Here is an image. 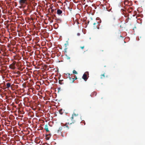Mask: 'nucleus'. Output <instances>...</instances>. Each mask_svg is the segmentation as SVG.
Instances as JSON below:
<instances>
[{
    "mask_svg": "<svg viewBox=\"0 0 145 145\" xmlns=\"http://www.w3.org/2000/svg\"><path fill=\"white\" fill-rule=\"evenodd\" d=\"M121 10L123 14L127 13V11L128 12L131 13L132 11V8L129 6L125 7V8L121 9Z\"/></svg>",
    "mask_w": 145,
    "mask_h": 145,
    "instance_id": "nucleus-1",
    "label": "nucleus"
},
{
    "mask_svg": "<svg viewBox=\"0 0 145 145\" xmlns=\"http://www.w3.org/2000/svg\"><path fill=\"white\" fill-rule=\"evenodd\" d=\"M101 21L100 20H99V21H97V20H96L93 23V27L94 29H96V28L99 29V24L101 23Z\"/></svg>",
    "mask_w": 145,
    "mask_h": 145,
    "instance_id": "nucleus-2",
    "label": "nucleus"
},
{
    "mask_svg": "<svg viewBox=\"0 0 145 145\" xmlns=\"http://www.w3.org/2000/svg\"><path fill=\"white\" fill-rule=\"evenodd\" d=\"M129 1L128 0H125L124 1L122 2V7L124 8V9L125 8V7H129Z\"/></svg>",
    "mask_w": 145,
    "mask_h": 145,
    "instance_id": "nucleus-3",
    "label": "nucleus"
},
{
    "mask_svg": "<svg viewBox=\"0 0 145 145\" xmlns=\"http://www.w3.org/2000/svg\"><path fill=\"white\" fill-rule=\"evenodd\" d=\"M78 114H73L71 117V120L72 121V123H74L77 119V117L78 116Z\"/></svg>",
    "mask_w": 145,
    "mask_h": 145,
    "instance_id": "nucleus-4",
    "label": "nucleus"
},
{
    "mask_svg": "<svg viewBox=\"0 0 145 145\" xmlns=\"http://www.w3.org/2000/svg\"><path fill=\"white\" fill-rule=\"evenodd\" d=\"M19 3L21 6L19 8H21L22 6L24 4H26L27 3V0H19Z\"/></svg>",
    "mask_w": 145,
    "mask_h": 145,
    "instance_id": "nucleus-5",
    "label": "nucleus"
},
{
    "mask_svg": "<svg viewBox=\"0 0 145 145\" xmlns=\"http://www.w3.org/2000/svg\"><path fill=\"white\" fill-rule=\"evenodd\" d=\"M16 64V62H13L12 63L9 65V68L13 70L15 69L16 67H15V64Z\"/></svg>",
    "mask_w": 145,
    "mask_h": 145,
    "instance_id": "nucleus-6",
    "label": "nucleus"
},
{
    "mask_svg": "<svg viewBox=\"0 0 145 145\" xmlns=\"http://www.w3.org/2000/svg\"><path fill=\"white\" fill-rule=\"evenodd\" d=\"M87 74L88 75V72H87V74L86 73H84L82 77V78L85 81H86L88 79V78L87 77Z\"/></svg>",
    "mask_w": 145,
    "mask_h": 145,
    "instance_id": "nucleus-7",
    "label": "nucleus"
},
{
    "mask_svg": "<svg viewBox=\"0 0 145 145\" xmlns=\"http://www.w3.org/2000/svg\"><path fill=\"white\" fill-rule=\"evenodd\" d=\"M118 20V19H116L115 18H114L112 19L111 22L113 23H116Z\"/></svg>",
    "mask_w": 145,
    "mask_h": 145,
    "instance_id": "nucleus-8",
    "label": "nucleus"
},
{
    "mask_svg": "<svg viewBox=\"0 0 145 145\" xmlns=\"http://www.w3.org/2000/svg\"><path fill=\"white\" fill-rule=\"evenodd\" d=\"M62 13V11L61 10H60L59 9H58L57 10V14L59 15H61Z\"/></svg>",
    "mask_w": 145,
    "mask_h": 145,
    "instance_id": "nucleus-9",
    "label": "nucleus"
},
{
    "mask_svg": "<svg viewBox=\"0 0 145 145\" xmlns=\"http://www.w3.org/2000/svg\"><path fill=\"white\" fill-rule=\"evenodd\" d=\"M70 74L69 73H67V74H65L64 77L65 78H69L70 76Z\"/></svg>",
    "mask_w": 145,
    "mask_h": 145,
    "instance_id": "nucleus-10",
    "label": "nucleus"
},
{
    "mask_svg": "<svg viewBox=\"0 0 145 145\" xmlns=\"http://www.w3.org/2000/svg\"><path fill=\"white\" fill-rule=\"evenodd\" d=\"M69 78L70 80L71 81V82L72 83L74 81V78H72L70 76V77Z\"/></svg>",
    "mask_w": 145,
    "mask_h": 145,
    "instance_id": "nucleus-11",
    "label": "nucleus"
},
{
    "mask_svg": "<svg viewBox=\"0 0 145 145\" xmlns=\"http://www.w3.org/2000/svg\"><path fill=\"white\" fill-rule=\"evenodd\" d=\"M10 86H11V84L10 83H7L6 84V86H7L6 88H9L10 87Z\"/></svg>",
    "mask_w": 145,
    "mask_h": 145,
    "instance_id": "nucleus-12",
    "label": "nucleus"
},
{
    "mask_svg": "<svg viewBox=\"0 0 145 145\" xmlns=\"http://www.w3.org/2000/svg\"><path fill=\"white\" fill-rule=\"evenodd\" d=\"M45 129L46 130L47 132L49 131V130L48 129V127L47 125H45Z\"/></svg>",
    "mask_w": 145,
    "mask_h": 145,
    "instance_id": "nucleus-13",
    "label": "nucleus"
},
{
    "mask_svg": "<svg viewBox=\"0 0 145 145\" xmlns=\"http://www.w3.org/2000/svg\"><path fill=\"white\" fill-rule=\"evenodd\" d=\"M62 129V127L61 126L58 129L57 131V133H59V132H60Z\"/></svg>",
    "mask_w": 145,
    "mask_h": 145,
    "instance_id": "nucleus-14",
    "label": "nucleus"
},
{
    "mask_svg": "<svg viewBox=\"0 0 145 145\" xmlns=\"http://www.w3.org/2000/svg\"><path fill=\"white\" fill-rule=\"evenodd\" d=\"M63 81V80H59V84H63L64 83L62 82V81Z\"/></svg>",
    "mask_w": 145,
    "mask_h": 145,
    "instance_id": "nucleus-15",
    "label": "nucleus"
},
{
    "mask_svg": "<svg viewBox=\"0 0 145 145\" xmlns=\"http://www.w3.org/2000/svg\"><path fill=\"white\" fill-rule=\"evenodd\" d=\"M68 124H69V123H66L65 124V126L67 128V129H69V127L68 125Z\"/></svg>",
    "mask_w": 145,
    "mask_h": 145,
    "instance_id": "nucleus-16",
    "label": "nucleus"
},
{
    "mask_svg": "<svg viewBox=\"0 0 145 145\" xmlns=\"http://www.w3.org/2000/svg\"><path fill=\"white\" fill-rule=\"evenodd\" d=\"M129 20H131V19L129 18H127L125 20V22L127 23L128 22V21Z\"/></svg>",
    "mask_w": 145,
    "mask_h": 145,
    "instance_id": "nucleus-17",
    "label": "nucleus"
},
{
    "mask_svg": "<svg viewBox=\"0 0 145 145\" xmlns=\"http://www.w3.org/2000/svg\"><path fill=\"white\" fill-rule=\"evenodd\" d=\"M105 77V75L104 74H103L101 75V79L103 78L104 77Z\"/></svg>",
    "mask_w": 145,
    "mask_h": 145,
    "instance_id": "nucleus-18",
    "label": "nucleus"
},
{
    "mask_svg": "<svg viewBox=\"0 0 145 145\" xmlns=\"http://www.w3.org/2000/svg\"><path fill=\"white\" fill-rule=\"evenodd\" d=\"M59 113L61 114H62L63 113V112H62V109H60V110H59Z\"/></svg>",
    "mask_w": 145,
    "mask_h": 145,
    "instance_id": "nucleus-19",
    "label": "nucleus"
},
{
    "mask_svg": "<svg viewBox=\"0 0 145 145\" xmlns=\"http://www.w3.org/2000/svg\"><path fill=\"white\" fill-rule=\"evenodd\" d=\"M73 73L74 74H77V73L75 70H73Z\"/></svg>",
    "mask_w": 145,
    "mask_h": 145,
    "instance_id": "nucleus-20",
    "label": "nucleus"
},
{
    "mask_svg": "<svg viewBox=\"0 0 145 145\" xmlns=\"http://www.w3.org/2000/svg\"><path fill=\"white\" fill-rule=\"evenodd\" d=\"M66 58L67 59H70V57H69L68 56H67V55H66Z\"/></svg>",
    "mask_w": 145,
    "mask_h": 145,
    "instance_id": "nucleus-21",
    "label": "nucleus"
},
{
    "mask_svg": "<svg viewBox=\"0 0 145 145\" xmlns=\"http://www.w3.org/2000/svg\"><path fill=\"white\" fill-rule=\"evenodd\" d=\"M54 11V9H52L51 10V12L52 13H53Z\"/></svg>",
    "mask_w": 145,
    "mask_h": 145,
    "instance_id": "nucleus-22",
    "label": "nucleus"
},
{
    "mask_svg": "<svg viewBox=\"0 0 145 145\" xmlns=\"http://www.w3.org/2000/svg\"><path fill=\"white\" fill-rule=\"evenodd\" d=\"M84 46H81L80 47V48L82 49H83L84 48Z\"/></svg>",
    "mask_w": 145,
    "mask_h": 145,
    "instance_id": "nucleus-23",
    "label": "nucleus"
},
{
    "mask_svg": "<svg viewBox=\"0 0 145 145\" xmlns=\"http://www.w3.org/2000/svg\"><path fill=\"white\" fill-rule=\"evenodd\" d=\"M80 35V33H77V35L78 36H79Z\"/></svg>",
    "mask_w": 145,
    "mask_h": 145,
    "instance_id": "nucleus-24",
    "label": "nucleus"
},
{
    "mask_svg": "<svg viewBox=\"0 0 145 145\" xmlns=\"http://www.w3.org/2000/svg\"><path fill=\"white\" fill-rule=\"evenodd\" d=\"M77 79V77H76L75 78H74V81Z\"/></svg>",
    "mask_w": 145,
    "mask_h": 145,
    "instance_id": "nucleus-25",
    "label": "nucleus"
},
{
    "mask_svg": "<svg viewBox=\"0 0 145 145\" xmlns=\"http://www.w3.org/2000/svg\"><path fill=\"white\" fill-rule=\"evenodd\" d=\"M46 138L47 140H49V137H47Z\"/></svg>",
    "mask_w": 145,
    "mask_h": 145,
    "instance_id": "nucleus-26",
    "label": "nucleus"
},
{
    "mask_svg": "<svg viewBox=\"0 0 145 145\" xmlns=\"http://www.w3.org/2000/svg\"><path fill=\"white\" fill-rule=\"evenodd\" d=\"M61 135H62V136L63 137H64V136H63V134H61Z\"/></svg>",
    "mask_w": 145,
    "mask_h": 145,
    "instance_id": "nucleus-27",
    "label": "nucleus"
},
{
    "mask_svg": "<svg viewBox=\"0 0 145 145\" xmlns=\"http://www.w3.org/2000/svg\"><path fill=\"white\" fill-rule=\"evenodd\" d=\"M50 135V134L47 135V136H49V135Z\"/></svg>",
    "mask_w": 145,
    "mask_h": 145,
    "instance_id": "nucleus-28",
    "label": "nucleus"
},
{
    "mask_svg": "<svg viewBox=\"0 0 145 145\" xmlns=\"http://www.w3.org/2000/svg\"><path fill=\"white\" fill-rule=\"evenodd\" d=\"M16 65L17 66H18V65H17V64H16Z\"/></svg>",
    "mask_w": 145,
    "mask_h": 145,
    "instance_id": "nucleus-29",
    "label": "nucleus"
},
{
    "mask_svg": "<svg viewBox=\"0 0 145 145\" xmlns=\"http://www.w3.org/2000/svg\"><path fill=\"white\" fill-rule=\"evenodd\" d=\"M120 37H122L121 35H120Z\"/></svg>",
    "mask_w": 145,
    "mask_h": 145,
    "instance_id": "nucleus-30",
    "label": "nucleus"
},
{
    "mask_svg": "<svg viewBox=\"0 0 145 145\" xmlns=\"http://www.w3.org/2000/svg\"><path fill=\"white\" fill-rule=\"evenodd\" d=\"M54 16L55 17L56 16V15H54Z\"/></svg>",
    "mask_w": 145,
    "mask_h": 145,
    "instance_id": "nucleus-31",
    "label": "nucleus"
}]
</instances>
